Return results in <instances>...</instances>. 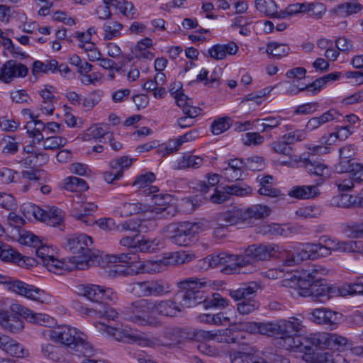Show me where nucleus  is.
Masks as SVG:
<instances>
[{"label": "nucleus", "mask_w": 363, "mask_h": 363, "mask_svg": "<svg viewBox=\"0 0 363 363\" xmlns=\"http://www.w3.org/2000/svg\"><path fill=\"white\" fill-rule=\"evenodd\" d=\"M303 317H289L278 321L279 345L286 350H298L306 351L313 347L338 349L347 341L337 334L318 333L306 334Z\"/></svg>", "instance_id": "1"}, {"label": "nucleus", "mask_w": 363, "mask_h": 363, "mask_svg": "<svg viewBox=\"0 0 363 363\" xmlns=\"http://www.w3.org/2000/svg\"><path fill=\"white\" fill-rule=\"evenodd\" d=\"M327 269L313 265L301 272L297 279L298 294L303 297L313 296L315 301L324 303L335 296L336 287L328 284L320 275L327 274Z\"/></svg>", "instance_id": "2"}, {"label": "nucleus", "mask_w": 363, "mask_h": 363, "mask_svg": "<svg viewBox=\"0 0 363 363\" xmlns=\"http://www.w3.org/2000/svg\"><path fill=\"white\" fill-rule=\"evenodd\" d=\"M91 246L92 238L84 234L73 235L67 239L65 248L73 254L69 261L75 269H86L99 258L91 250Z\"/></svg>", "instance_id": "3"}, {"label": "nucleus", "mask_w": 363, "mask_h": 363, "mask_svg": "<svg viewBox=\"0 0 363 363\" xmlns=\"http://www.w3.org/2000/svg\"><path fill=\"white\" fill-rule=\"evenodd\" d=\"M49 337L82 355L89 356L93 352L92 345L86 341V335L70 325H65L49 330Z\"/></svg>", "instance_id": "4"}, {"label": "nucleus", "mask_w": 363, "mask_h": 363, "mask_svg": "<svg viewBox=\"0 0 363 363\" xmlns=\"http://www.w3.org/2000/svg\"><path fill=\"white\" fill-rule=\"evenodd\" d=\"M153 312L152 301L147 298L136 300L124 308L125 318L141 326L157 328L161 322L150 315Z\"/></svg>", "instance_id": "5"}, {"label": "nucleus", "mask_w": 363, "mask_h": 363, "mask_svg": "<svg viewBox=\"0 0 363 363\" xmlns=\"http://www.w3.org/2000/svg\"><path fill=\"white\" fill-rule=\"evenodd\" d=\"M201 230V223L189 221L170 223L165 228L172 243L185 247L191 245L196 240V235Z\"/></svg>", "instance_id": "6"}, {"label": "nucleus", "mask_w": 363, "mask_h": 363, "mask_svg": "<svg viewBox=\"0 0 363 363\" xmlns=\"http://www.w3.org/2000/svg\"><path fill=\"white\" fill-rule=\"evenodd\" d=\"M128 292L138 297H161L171 292V286L163 279H151L128 285Z\"/></svg>", "instance_id": "7"}, {"label": "nucleus", "mask_w": 363, "mask_h": 363, "mask_svg": "<svg viewBox=\"0 0 363 363\" xmlns=\"http://www.w3.org/2000/svg\"><path fill=\"white\" fill-rule=\"evenodd\" d=\"M205 282H198L197 279L190 278L179 283V286L184 291L178 294L182 299L180 306L183 307H194L198 304L203 303L206 296L204 291L201 290L204 286Z\"/></svg>", "instance_id": "8"}, {"label": "nucleus", "mask_w": 363, "mask_h": 363, "mask_svg": "<svg viewBox=\"0 0 363 363\" xmlns=\"http://www.w3.org/2000/svg\"><path fill=\"white\" fill-rule=\"evenodd\" d=\"M280 248L274 244H259L250 245L241 255L240 262L245 267L252 264L257 261L268 260L275 257L279 252Z\"/></svg>", "instance_id": "9"}, {"label": "nucleus", "mask_w": 363, "mask_h": 363, "mask_svg": "<svg viewBox=\"0 0 363 363\" xmlns=\"http://www.w3.org/2000/svg\"><path fill=\"white\" fill-rule=\"evenodd\" d=\"M76 292L96 304L102 303L104 301H115L117 299L116 294L111 289L96 284L78 285L76 286Z\"/></svg>", "instance_id": "10"}, {"label": "nucleus", "mask_w": 363, "mask_h": 363, "mask_svg": "<svg viewBox=\"0 0 363 363\" xmlns=\"http://www.w3.org/2000/svg\"><path fill=\"white\" fill-rule=\"evenodd\" d=\"M146 197L147 198V201L156 206L150 211L160 216V218H172L177 213L176 206L172 203L174 199L170 194L159 193L158 191L150 194Z\"/></svg>", "instance_id": "11"}, {"label": "nucleus", "mask_w": 363, "mask_h": 363, "mask_svg": "<svg viewBox=\"0 0 363 363\" xmlns=\"http://www.w3.org/2000/svg\"><path fill=\"white\" fill-rule=\"evenodd\" d=\"M119 244L135 252H153L158 246L155 240H150L138 234L123 237L120 240Z\"/></svg>", "instance_id": "12"}, {"label": "nucleus", "mask_w": 363, "mask_h": 363, "mask_svg": "<svg viewBox=\"0 0 363 363\" xmlns=\"http://www.w3.org/2000/svg\"><path fill=\"white\" fill-rule=\"evenodd\" d=\"M8 290L33 301L40 303L45 301V294L43 290L13 277Z\"/></svg>", "instance_id": "13"}, {"label": "nucleus", "mask_w": 363, "mask_h": 363, "mask_svg": "<svg viewBox=\"0 0 363 363\" xmlns=\"http://www.w3.org/2000/svg\"><path fill=\"white\" fill-rule=\"evenodd\" d=\"M240 255H234L227 252H220L217 255H212L208 258L209 265L211 267L225 266L222 271L225 274H231L238 268L243 267L240 262Z\"/></svg>", "instance_id": "14"}, {"label": "nucleus", "mask_w": 363, "mask_h": 363, "mask_svg": "<svg viewBox=\"0 0 363 363\" xmlns=\"http://www.w3.org/2000/svg\"><path fill=\"white\" fill-rule=\"evenodd\" d=\"M102 328L101 330H104L107 333L108 335L110 336L113 337L116 340L121 341L123 338H128L130 340L133 342H137V341H141L140 342V345H144L149 347H154L155 345H160V340L159 339H154V340H148V339H144L142 340L140 338V337L137 335H133L130 333V331L128 330H121L120 328H116L113 327H111L109 325H106L105 324H101Z\"/></svg>", "instance_id": "15"}, {"label": "nucleus", "mask_w": 363, "mask_h": 363, "mask_svg": "<svg viewBox=\"0 0 363 363\" xmlns=\"http://www.w3.org/2000/svg\"><path fill=\"white\" fill-rule=\"evenodd\" d=\"M191 256L189 255L185 254L184 252H177L174 253L170 257V260H147V273H157L160 272L163 270L164 267L167 266L168 263H172L173 264H182L186 262H190L191 259Z\"/></svg>", "instance_id": "16"}, {"label": "nucleus", "mask_w": 363, "mask_h": 363, "mask_svg": "<svg viewBox=\"0 0 363 363\" xmlns=\"http://www.w3.org/2000/svg\"><path fill=\"white\" fill-rule=\"evenodd\" d=\"M28 69L23 64L17 63L15 60H9L0 69L1 81L9 83L15 77H23L28 74Z\"/></svg>", "instance_id": "17"}, {"label": "nucleus", "mask_w": 363, "mask_h": 363, "mask_svg": "<svg viewBox=\"0 0 363 363\" xmlns=\"http://www.w3.org/2000/svg\"><path fill=\"white\" fill-rule=\"evenodd\" d=\"M164 337L171 341L169 345L177 346L194 340V329L179 327L168 328L164 331Z\"/></svg>", "instance_id": "18"}, {"label": "nucleus", "mask_w": 363, "mask_h": 363, "mask_svg": "<svg viewBox=\"0 0 363 363\" xmlns=\"http://www.w3.org/2000/svg\"><path fill=\"white\" fill-rule=\"evenodd\" d=\"M10 308L13 313L20 315L29 322L34 324L47 325L52 321L48 315L34 313L29 308L20 304H12Z\"/></svg>", "instance_id": "19"}, {"label": "nucleus", "mask_w": 363, "mask_h": 363, "mask_svg": "<svg viewBox=\"0 0 363 363\" xmlns=\"http://www.w3.org/2000/svg\"><path fill=\"white\" fill-rule=\"evenodd\" d=\"M153 312L159 315L173 318L182 312V306L172 299L152 301Z\"/></svg>", "instance_id": "20"}, {"label": "nucleus", "mask_w": 363, "mask_h": 363, "mask_svg": "<svg viewBox=\"0 0 363 363\" xmlns=\"http://www.w3.org/2000/svg\"><path fill=\"white\" fill-rule=\"evenodd\" d=\"M309 319L315 323L328 326L335 325L338 320V313L326 308H319L309 313Z\"/></svg>", "instance_id": "21"}, {"label": "nucleus", "mask_w": 363, "mask_h": 363, "mask_svg": "<svg viewBox=\"0 0 363 363\" xmlns=\"http://www.w3.org/2000/svg\"><path fill=\"white\" fill-rule=\"evenodd\" d=\"M259 285L254 281L242 284L239 288L230 290L229 295L235 301L255 300Z\"/></svg>", "instance_id": "22"}, {"label": "nucleus", "mask_w": 363, "mask_h": 363, "mask_svg": "<svg viewBox=\"0 0 363 363\" xmlns=\"http://www.w3.org/2000/svg\"><path fill=\"white\" fill-rule=\"evenodd\" d=\"M257 179L259 183V194L272 198L284 199L285 195L275 186L273 183L274 178L271 175L259 176Z\"/></svg>", "instance_id": "23"}, {"label": "nucleus", "mask_w": 363, "mask_h": 363, "mask_svg": "<svg viewBox=\"0 0 363 363\" xmlns=\"http://www.w3.org/2000/svg\"><path fill=\"white\" fill-rule=\"evenodd\" d=\"M147 261H132L130 265L126 268L114 265L113 269H110L109 273L113 276H129L147 273Z\"/></svg>", "instance_id": "24"}, {"label": "nucleus", "mask_w": 363, "mask_h": 363, "mask_svg": "<svg viewBox=\"0 0 363 363\" xmlns=\"http://www.w3.org/2000/svg\"><path fill=\"white\" fill-rule=\"evenodd\" d=\"M347 344V342L340 346L338 349H336V350H338L340 349V347L345 346ZM327 349L326 347H325ZM330 351H322L318 352H313L311 353L310 351L311 349L308 351H306V350H303V352L305 353L303 356V359H305L306 362H310L311 363H335V349H330Z\"/></svg>", "instance_id": "25"}, {"label": "nucleus", "mask_w": 363, "mask_h": 363, "mask_svg": "<svg viewBox=\"0 0 363 363\" xmlns=\"http://www.w3.org/2000/svg\"><path fill=\"white\" fill-rule=\"evenodd\" d=\"M155 180V174L152 172H147L138 176L133 182V186H135L140 189V194L146 196L150 194L160 191L159 189L156 186L151 185Z\"/></svg>", "instance_id": "26"}, {"label": "nucleus", "mask_w": 363, "mask_h": 363, "mask_svg": "<svg viewBox=\"0 0 363 363\" xmlns=\"http://www.w3.org/2000/svg\"><path fill=\"white\" fill-rule=\"evenodd\" d=\"M238 46L234 42H229L227 44H217L208 50L211 58L220 60L226 57V55H233L237 53Z\"/></svg>", "instance_id": "27"}, {"label": "nucleus", "mask_w": 363, "mask_h": 363, "mask_svg": "<svg viewBox=\"0 0 363 363\" xmlns=\"http://www.w3.org/2000/svg\"><path fill=\"white\" fill-rule=\"evenodd\" d=\"M104 4H110L111 6L118 9L125 17L134 19L138 13L132 2L126 0H102Z\"/></svg>", "instance_id": "28"}, {"label": "nucleus", "mask_w": 363, "mask_h": 363, "mask_svg": "<svg viewBox=\"0 0 363 363\" xmlns=\"http://www.w3.org/2000/svg\"><path fill=\"white\" fill-rule=\"evenodd\" d=\"M288 194L298 199H310L318 196L320 191L318 187L314 185L296 186L289 191Z\"/></svg>", "instance_id": "29"}, {"label": "nucleus", "mask_w": 363, "mask_h": 363, "mask_svg": "<svg viewBox=\"0 0 363 363\" xmlns=\"http://www.w3.org/2000/svg\"><path fill=\"white\" fill-rule=\"evenodd\" d=\"M362 9V6L356 1L340 4L331 10V13L339 17H347L355 14Z\"/></svg>", "instance_id": "30"}, {"label": "nucleus", "mask_w": 363, "mask_h": 363, "mask_svg": "<svg viewBox=\"0 0 363 363\" xmlns=\"http://www.w3.org/2000/svg\"><path fill=\"white\" fill-rule=\"evenodd\" d=\"M304 164L308 173L320 177L321 181L325 180L329 175L328 167L320 162L306 159Z\"/></svg>", "instance_id": "31"}, {"label": "nucleus", "mask_w": 363, "mask_h": 363, "mask_svg": "<svg viewBox=\"0 0 363 363\" xmlns=\"http://www.w3.org/2000/svg\"><path fill=\"white\" fill-rule=\"evenodd\" d=\"M289 50L290 48L286 44L277 42H271L267 44L266 52L271 58L280 59L286 57L289 55Z\"/></svg>", "instance_id": "32"}, {"label": "nucleus", "mask_w": 363, "mask_h": 363, "mask_svg": "<svg viewBox=\"0 0 363 363\" xmlns=\"http://www.w3.org/2000/svg\"><path fill=\"white\" fill-rule=\"evenodd\" d=\"M151 207L147 208L140 203H123L121 206L118 207V211L122 217H127L133 214H137L140 212L146 211Z\"/></svg>", "instance_id": "33"}, {"label": "nucleus", "mask_w": 363, "mask_h": 363, "mask_svg": "<svg viewBox=\"0 0 363 363\" xmlns=\"http://www.w3.org/2000/svg\"><path fill=\"white\" fill-rule=\"evenodd\" d=\"M223 220L228 225H238L247 220L245 211L241 208H235L226 212L223 216Z\"/></svg>", "instance_id": "34"}, {"label": "nucleus", "mask_w": 363, "mask_h": 363, "mask_svg": "<svg viewBox=\"0 0 363 363\" xmlns=\"http://www.w3.org/2000/svg\"><path fill=\"white\" fill-rule=\"evenodd\" d=\"M245 211L247 220L264 218L267 217L271 212L270 208L266 205H253Z\"/></svg>", "instance_id": "35"}, {"label": "nucleus", "mask_w": 363, "mask_h": 363, "mask_svg": "<svg viewBox=\"0 0 363 363\" xmlns=\"http://www.w3.org/2000/svg\"><path fill=\"white\" fill-rule=\"evenodd\" d=\"M58 67V62L55 60H51L43 62L41 61L36 60L33 62L32 67V74L34 76L43 72L48 73V72H54Z\"/></svg>", "instance_id": "36"}, {"label": "nucleus", "mask_w": 363, "mask_h": 363, "mask_svg": "<svg viewBox=\"0 0 363 363\" xmlns=\"http://www.w3.org/2000/svg\"><path fill=\"white\" fill-rule=\"evenodd\" d=\"M4 352L13 357L23 358L28 357L29 352L25 349L21 344L17 341L9 338Z\"/></svg>", "instance_id": "37"}, {"label": "nucleus", "mask_w": 363, "mask_h": 363, "mask_svg": "<svg viewBox=\"0 0 363 363\" xmlns=\"http://www.w3.org/2000/svg\"><path fill=\"white\" fill-rule=\"evenodd\" d=\"M25 128L27 130L30 137H35L38 140H43L42 131L46 130V125L43 121L37 120L35 118L34 120L28 121Z\"/></svg>", "instance_id": "38"}, {"label": "nucleus", "mask_w": 363, "mask_h": 363, "mask_svg": "<svg viewBox=\"0 0 363 363\" xmlns=\"http://www.w3.org/2000/svg\"><path fill=\"white\" fill-rule=\"evenodd\" d=\"M40 95L43 99V103L44 104L41 108L42 111L47 115L52 114L55 110L54 94L48 89V86H46L44 89L40 91Z\"/></svg>", "instance_id": "39"}, {"label": "nucleus", "mask_w": 363, "mask_h": 363, "mask_svg": "<svg viewBox=\"0 0 363 363\" xmlns=\"http://www.w3.org/2000/svg\"><path fill=\"white\" fill-rule=\"evenodd\" d=\"M352 126L350 125H345L342 126H337L335 128V132L330 134L329 138L325 142L331 145L335 141L336 139L344 140L347 139L352 133L351 130Z\"/></svg>", "instance_id": "40"}, {"label": "nucleus", "mask_w": 363, "mask_h": 363, "mask_svg": "<svg viewBox=\"0 0 363 363\" xmlns=\"http://www.w3.org/2000/svg\"><path fill=\"white\" fill-rule=\"evenodd\" d=\"M102 28L104 32V39L108 40L121 35L123 25L117 21L107 22Z\"/></svg>", "instance_id": "41"}, {"label": "nucleus", "mask_w": 363, "mask_h": 363, "mask_svg": "<svg viewBox=\"0 0 363 363\" xmlns=\"http://www.w3.org/2000/svg\"><path fill=\"white\" fill-rule=\"evenodd\" d=\"M228 306V300L223 298L220 294L214 293L211 297L206 296L204 308H225Z\"/></svg>", "instance_id": "42"}, {"label": "nucleus", "mask_w": 363, "mask_h": 363, "mask_svg": "<svg viewBox=\"0 0 363 363\" xmlns=\"http://www.w3.org/2000/svg\"><path fill=\"white\" fill-rule=\"evenodd\" d=\"M203 163V159L199 156L194 155H184L182 160L179 162V167L182 169L200 167Z\"/></svg>", "instance_id": "43"}, {"label": "nucleus", "mask_w": 363, "mask_h": 363, "mask_svg": "<svg viewBox=\"0 0 363 363\" xmlns=\"http://www.w3.org/2000/svg\"><path fill=\"white\" fill-rule=\"evenodd\" d=\"M55 250L49 245H40L35 250L38 264H44L48 260H50L54 256Z\"/></svg>", "instance_id": "44"}, {"label": "nucleus", "mask_w": 363, "mask_h": 363, "mask_svg": "<svg viewBox=\"0 0 363 363\" xmlns=\"http://www.w3.org/2000/svg\"><path fill=\"white\" fill-rule=\"evenodd\" d=\"M255 4L259 12L267 16H272L276 13L277 6L274 1L255 0Z\"/></svg>", "instance_id": "45"}, {"label": "nucleus", "mask_w": 363, "mask_h": 363, "mask_svg": "<svg viewBox=\"0 0 363 363\" xmlns=\"http://www.w3.org/2000/svg\"><path fill=\"white\" fill-rule=\"evenodd\" d=\"M319 242L318 243L308 242L303 245L300 250L301 255L304 260L315 259L318 258Z\"/></svg>", "instance_id": "46"}, {"label": "nucleus", "mask_w": 363, "mask_h": 363, "mask_svg": "<svg viewBox=\"0 0 363 363\" xmlns=\"http://www.w3.org/2000/svg\"><path fill=\"white\" fill-rule=\"evenodd\" d=\"M42 140L45 150L59 149L67 143V139L61 136H50Z\"/></svg>", "instance_id": "47"}, {"label": "nucleus", "mask_w": 363, "mask_h": 363, "mask_svg": "<svg viewBox=\"0 0 363 363\" xmlns=\"http://www.w3.org/2000/svg\"><path fill=\"white\" fill-rule=\"evenodd\" d=\"M20 253L4 244L0 251V258L4 262H20Z\"/></svg>", "instance_id": "48"}, {"label": "nucleus", "mask_w": 363, "mask_h": 363, "mask_svg": "<svg viewBox=\"0 0 363 363\" xmlns=\"http://www.w3.org/2000/svg\"><path fill=\"white\" fill-rule=\"evenodd\" d=\"M224 190L226 194H228V196L229 195H233L242 197L252 194V188L249 186H239L237 184H233L225 186Z\"/></svg>", "instance_id": "49"}, {"label": "nucleus", "mask_w": 363, "mask_h": 363, "mask_svg": "<svg viewBox=\"0 0 363 363\" xmlns=\"http://www.w3.org/2000/svg\"><path fill=\"white\" fill-rule=\"evenodd\" d=\"M259 306V303L255 300L240 301L237 305V310L240 314L248 315L258 309Z\"/></svg>", "instance_id": "50"}, {"label": "nucleus", "mask_w": 363, "mask_h": 363, "mask_svg": "<svg viewBox=\"0 0 363 363\" xmlns=\"http://www.w3.org/2000/svg\"><path fill=\"white\" fill-rule=\"evenodd\" d=\"M230 118L229 117L219 118L215 120L211 125V131L214 135H219L227 130L230 127Z\"/></svg>", "instance_id": "51"}, {"label": "nucleus", "mask_w": 363, "mask_h": 363, "mask_svg": "<svg viewBox=\"0 0 363 363\" xmlns=\"http://www.w3.org/2000/svg\"><path fill=\"white\" fill-rule=\"evenodd\" d=\"M41 352L45 357L52 361L57 362L60 359L59 348L52 344H43L41 345Z\"/></svg>", "instance_id": "52"}, {"label": "nucleus", "mask_w": 363, "mask_h": 363, "mask_svg": "<svg viewBox=\"0 0 363 363\" xmlns=\"http://www.w3.org/2000/svg\"><path fill=\"white\" fill-rule=\"evenodd\" d=\"M306 138V133L305 130H296L289 133L284 134L282 139L286 140V143L290 145L294 144L297 142L303 141Z\"/></svg>", "instance_id": "53"}, {"label": "nucleus", "mask_w": 363, "mask_h": 363, "mask_svg": "<svg viewBox=\"0 0 363 363\" xmlns=\"http://www.w3.org/2000/svg\"><path fill=\"white\" fill-rule=\"evenodd\" d=\"M357 162H353L352 160L340 157V162L335 164V170L339 174L345 172H350L351 174H353L354 171V165L357 164Z\"/></svg>", "instance_id": "54"}, {"label": "nucleus", "mask_w": 363, "mask_h": 363, "mask_svg": "<svg viewBox=\"0 0 363 363\" xmlns=\"http://www.w3.org/2000/svg\"><path fill=\"white\" fill-rule=\"evenodd\" d=\"M341 245V252H354L363 255V241L362 240L348 242L342 241Z\"/></svg>", "instance_id": "55"}, {"label": "nucleus", "mask_w": 363, "mask_h": 363, "mask_svg": "<svg viewBox=\"0 0 363 363\" xmlns=\"http://www.w3.org/2000/svg\"><path fill=\"white\" fill-rule=\"evenodd\" d=\"M318 242L323 246H325L328 248L333 250V251L341 252L342 245L340 244L342 243V241H338L335 238L326 235H321L319 238Z\"/></svg>", "instance_id": "56"}, {"label": "nucleus", "mask_w": 363, "mask_h": 363, "mask_svg": "<svg viewBox=\"0 0 363 363\" xmlns=\"http://www.w3.org/2000/svg\"><path fill=\"white\" fill-rule=\"evenodd\" d=\"M270 147L277 153L286 156H291L293 150L285 140L274 141L270 144Z\"/></svg>", "instance_id": "57"}, {"label": "nucleus", "mask_w": 363, "mask_h": 363, "mask_svg": "<svg viewBox=\"0 0 363 363\" xmlns=\"http://www.w3.org/2000/svg\"><path fill=\"white\" fill-rule=\"evenodd\" d=\"M4 328L12 333H17L23 328V323L16 315H11Z\"/></svg>", "instance_id": "58"}, {"label": "nucleus", "mask_w": 363, "mask_h": 363, "mask_svg": "<svg viewBox=\"0 0 363 363\" xmlns=\"http://www.w3.org/2000/svg\"><path fill=\"white\" fill-rule=\"evenodd\" d=\"M321 213V211L318 207L316 206H306L300 208L296 211V214L301 218H317Z\"/></svg>", "instance_id": "59"}, {"label": "nucleus", "mask_w": 363, "mask_h": 363, "mask_svg": "<svg viewBox=\"0 0 363 363\" xmlns=\"http://www.w3.org/2000/svg\"><path fill=\"white\" fill-rule=\"evenodd\" d=\"M258 333L267 336L278 335V322L258 323Z\"/></svg>", "instance_id": "60"}, {"label": "nucleus", "mask_w": 363, "mask_h": 363, "mask_svg": "<svg viewBox=\"0 0 363 363\" xmlns=\"http://www.w3.org/2000/svg\"><path fill=\"white\" fill-rule=\"evenodd\" d=\"M98 318H106L108 320H114L118 318V313L115 309L104 302L99 303Z\"/></svg>", "instance_id": "61"}, {"label": "nucleus", "mask_w": 363, "mask_h": 363, "mask_svg": "<svg viewBox=\"0 0 363 363\" xmlns=\"http://www.w3.org/2000/svg\"><path fill=\"white\" fill-rule=\"evenodd\" d=\"M335 184L340 191H349L357 184V181L354 179V175L351 174L348 178L337 180Z\"/></svg>", "instance_id": "62"}, {"label": "nucleus", "mask_w": 363, "mask_h": 363, "mask_svg": "<svg viewBox=\"0 0 363 363\" xmlns=\"http://www.w3.org/2000/svg\"><path fill=\"white\" fill-rule=\"evenodd\" d=\"M243 143L245 145H259L263 143L264 137L257 132H249L245 134L242 138Z\"/></svg>", "instance_id": "63"}, {"label": "nucleus", "mask_w": 363, "mask_h": 363, "mask_svg": "<svg viewBox=\"0 0 363 363\" xmlns=\"http://www.w3.org/2000/svg\"><path fill=\"white\" fill-rule=\"evenodd\" d=\"M133 160L128 156H122L115 159L110 162V167L112 169L121 170L123 172L124 169H127L131 166Z\"/></svg>", "instance_id": "64"}]
</instances>
